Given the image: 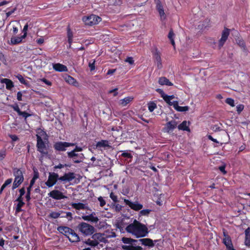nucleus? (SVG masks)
I'll use <instances>...</instances> for the list:
<instances>
[{"label": "nucleus", "instance_id": "1", "mask_svg": "<svg viewBox=\"0 0 250 250\" xmlns=\"http://www.w3.org/2000/svg\"><path fill=\"white\" fill-rule=\"evenodd\" d=\"M126 230L137 238L145 237L148 233L147 227L136 220L126 227Z\"/></svg>", "mask_w": 250, "mask_h": 250}, {"label": "nucleus", "instance_id": "2", "mask_svg": "<svg viewBox=\"0 0 250 250\" xmlns=\"http://www.w3.org/2000/svg\"><path fill=\"white\" fill-rule=\"evenodd\" d=\"M122 241L124 244L122 246V248L124 250H143V248L139 246L138 240H135L127 237H123Z\"/></svg>", "mask_w": 250, "mask_h": 250}, {"label": "nucleus", "instance_id": "3", "mask_svg": "<svg viewBox=\"0 0 250 250\" xmlns=\"http://www.w3.org/2000/svg\"><path fill=\"white\" fill-rule=\"evenodd\" d=\"M13 175L15 179L12 186V189L14 190L23 182L24 177L22 171L17 168L13 169Z\"/></svg>", "mask_w": 250, "mask_h": 250}, {"label": "nucleus", "instance_id": "4", "mask_svg": "<svg viewBox=\"0 0 250 250\" xmlns=\"http://www.w3.org/2000/svg\"><path fill=\"white\" fill-rule=\"evenodd\" d=\"M78 228L82 233L86 236L92 234L95 230L92 226L84 222L80 223Z\"/></svg>", "mask_w": 250, "mask_h": 250}, {"label": "nucleus", "instance_id": "5", "mask_svg": "<svg viewBox=\"0 0 250 250\" xmlns=\"http://www.w3.org/2000/svg\"><path fill=\"white\" fill-rule=\"evenodd\" d=\"M104 238L102 234L96 233L93 235L91 239H88L85 243L89 246L95 247L99 242H104Z\"/></svg>", "mask_w": 250, "mask_h": 250}, {"label": "nucleus", "instance_id": "6", "mask_svg": "<svg viewBox=\"0 0 250 250\" xmlns=\"http://www.w3.org/2000/svg\"><path fill=\"white\" fill-rule=\"evenodd\" d=\"M83 21L86 25L92 26L98 24L101 21V18L95 15H91L83 17Z\"/></svg>", "mask_w": 250, "mask_h": 250}, {"label": "nucleus", "instance_id": "7", "mask_svg": "<svg viewBox=\"0 0 250 250\" xmlns=\"http://www.w3.org/2000/svg\"><path fill=\"white\" fill-rule=\"evenodd\" d=\"M68 157L71 159L75 163H80L83 161L84 157L82 153H78L75 151L67 152Z\"/></svg>", "mask_w": 250, "mask_h": 250}, {"label": "nucleus", "instance_id": "8", "mask_svg": "<svg viewBox=\"0 0 250 250\" xmlns=\"http://www.w3.org/2000/svg\"><path fill=\"white\" fill-rule=\"evenodd\" d=\"M75 145V144L74 143L58 142L55 144L54 147L57 150L63 151L66 150V147L74 146Z\"/></svg>", "mask_w": 250, "mask_h": 250}, {"label": "nucleus", "instance_id": "9", "mask_svg": "<svg viewBox=\"0 0 250 250\" xmlns=\"http://www.w3.org/2000/svg\"><path fill=\"white\" fill-rule=\"evenodd\" d=\"M59 175L57 173L55 172L50 173L48 180L45 182V185L49 188L53 186L59 180Z\"/></svg>", "mask_w": 250, "mask_h": 250}, {"label": "nucleus", "instance_id": "10", "mask_svg": "<svg viewBox=\"0 0 250 250\" xmlns=\"http://www.w3.org/2000/svg\"><path fill=\"white\" fill-rule=\"evenodd\" d=\"M48 195L49 197L55 200H61L67 198V197L65 196L62 192L60 190L56 189L50 192L48 194Z\"/></svg>", "mask_w": 250, "mask_h": 250}, {"label": "nucleus", "instance_id": "11", "mask_svg": "<svg viewBox=\"0 0 250 250\" xmlns=\"http://www.w3.org/2000/svg\"><path fill=\"white\" fill-rule=\"evenodd\" d=\"M43 140H37V144L38 150L42 154V156L46 155L48 154L47 147Z\"/></svg>", "mask_w": 250, "mask_h": 250}, {"label": "nucleus", "instance_id": "12", "mask_svg": "<svg viewBox=\"0 0 250 250\" xmlns=\"http://www.w3.org/2000/svg\"><path fill=\"white\" fill-rule=\"evenodd\" d=\"M124 202L126 205H128L131 209L138 211L141 210L143 206L142 204L139 203L138 202H131L127 199H124Z\"/></svg>", "mask_w": 250, "mask_h": 250}, {"label": "nucleus", "instance_id": "13", "mask_svg": "<svg viewBox=\"0 0 250 250\" xmlns=\"http://www.w3.org/2000/svg\"><path fill=\"white\" fill-rule=\"evenodd\" d=\"M156 9L159 13L161 20L162 21H164L166 19L167 16L164 12V6L159 0L156 2Z\"/></svg>", "mask_w": 250, "mask_h": 250}, {"label": "nucleus", "instance_id": "14", "mask_svg": "<svg viewBox=\"0 0 250 250\" xmlns=\"http://www.w3.org/2000/svg\"><path fill=\"white\" fill-rule=\"evenodd\" d=\"M229 34V30L228 28L224 29L222 32L221 38L219 42V45L220 47H221L224 45L227 40Z\"/></svg>", "mask_w": 250, "mask_h": 250}, {"label": "nucleus", "instance_id": "15", "mask_svg": "<svg viewBox=\"0 0 250 250\" xmlns=\"http://www.w3.org/2000/svg\"><path fill=\"white\" fill-rule=\"evenodd\" d=\"M82 218L85 221H89L93 223H97L99 221L98 217L94 212L88 215H83L82 216Z\"/></svg>", "mask_w": 250, "mask_h": 250}, {"label": "nucleus", "instance_id": "16", "mask_svg": "<svg viewBox=\"0 0 250 250\" xmlns=\"http://www.w3.org/2000/svg\"><path fill=\"white\" fill-rule=\"evenodd\" d=\"M75 178V174L73 172L65 173L63 176L59 178V180L63 182H70Z\"/></svg>", "mask_w": 250, "mask_h": 250}, {"label": "nucleus", "instance_id": "17", "mask_svg": "<svg viewBox=\"0 0 250 250\" xmlns=\"http://www.w3.org/2000/svg\"><path fill=\"white\" fill-rule=\"evenodd\" d=\"M177 125V123L174 120H172L166 124L164 129L166 132H169L173 131V130L176 127Z\"/></svg>", "mask_w": 250, "mask_h": 250}, {"label": "nucleus", "instance_id": "18", "mask_svg": "<svg viewBox=\"0 0 250 250\" xmlns=\"http://www.w3.org/2000/svg\"><path fill=\"white\" fill-rule=\"evenodd\" d=\"M139 246L143 245L149 247H153L154 245L153 241L149 238H143L138 240Z\"/></svg>", "mask_w": 250, "mask_h": 250}, {"label": "nucleus", "instance_id": "19", "mask_svg": "<svg viewBox=\"0 0 250 250\" xmlns=\"http://www.w3.org/2000/svg\"><path fill=\"white\" fill-rule=\"evenodd\" d=\"M52 66L53 69L58 72H67L68 71L65 65L60 63H53Z\"/></svg>", "mask_w": 250, "mask_h": 250}, {"label": "nucleus", "instance_id": "20", "mask_svg": "<svg viewBox=\"0 0 250 250\" xmlns=\"http://www.w3.org/2000/svg\"><path fill=\"white\" fill-rule=\"evenodd\" d=\"M58 230L66 236L67 238L70 233L72 232V229L67 227L60 226L58 228Z\"/></svg>", "mask_w": 250, "mask_h": 250}, {"label": "nucleus", "instance_id": "21", "mask_svg": "<svg viewBox=\"0 0 250 250\" xmlns=\"http://www.w3.org/2000/svg\"><path fill=\"white\" fill-rule=\"evenodd\" d=\"M96 147L97 148H103L104 149H107L110 147V146L108 141L103 140L97 142L96 145Z\"/></svg>", "mask_w": 250, "mask_h": 250}, {"label": "nucleus", "instance_id": "22", "mask_svg": "<svg viewBox=\"0 0 250 250\" xmlns=\"http://www.w3.org/2000/svg\"><path fill=\"white\" fill-rule=\"evenodd\" d=\"M173 108L178 112H186L189 110V107L188 106H180L178 105V102L177 101H175L174 103H173Z\"/></svg>", "mask_w": 250, "mask_h": 250}, {"label": "nucleus", "instance_id": "23", "mask_svg": "<svg viewBox=\"0 0 250 250\" xmlns=\"http://www.w3.org/2000/svg\"><path fill=\"white\" fill-rule=\"evenodd\" d=\"M0 83H5L6 84V88L8 90H11L14 87L13 82L8 79H0Z\"/></svg>", "mask_w": 250, "mask_h": 250}, {"label": "nucleus", "instance_id": "24", "mask_svg": "<svg viewBox=\"0 0 250 250\" xmlns=\"http://www.w3.org/2000/svg\"><path fill=\"white\" fill-rule=\"evenodd\" d=\"M223 233L224 236V238H223V243L228 248L230 249L232 247L231 239L225 232H224Z\"/></svg>", "mask_w": 250, "mask_h": 250}, {"label": "nucleus", "instance_id": "25", "mask_svg": "<svg viewBox=\"0 0 250 250\" xmlns=\"http://www.w3.org/2000/svg\"><path fill=\"white\" fill-rule=\"evenodd\" d=\"M72 207L76 209H84L87 208V205L82 203H72L71 204Z\"/></svg>", "mask_w": 250, "mask_h": 250}, {"label": "nucleus", "instance_id": "26", "mask_svg": "<svg viewBox=\"0 0 250 250\" xmlns=\"http://www.w3.org/2000/svg\"><path fill=\"white\" fill-rule=\"evenodd\" d=\"M37 138L38 140H47V136L46 132L42 129H38L37 130Z\"/></svg>", "mask_w": 250, "mask_h": 250}, {"label": "nucleus", "instance_id": "27", "mask_svg": "<svg viewBox=\"0 0 250 250\" xmlns=\"http://www.w3.org/2000/svg\"><path fill=\"white\" fill-rule=\"evenodd\" d=\"M25 38V37L22 35L21 37H13L11 38L10 43L13 45L19 44Z\"/></svg>", "mask_w": 250, "mask_h": 250}, {"label": "nucleus", "instance_id": "28", "mask_svg": "<svg viewBox=\"0 0 250 250\" xmlns=\"http://www.w3.org/2000/svg\"><path fill=\"white\" fill-rule=\"evenodd\" d=\"M159 83L161 85H167V86H172L173 85V83L170 82L168 79L167 78L162 77L159 79L158 80Z\"/></svg>", "mask_w": 250, "mask_h": 250}, {"label": "nucleus", "instance_id": "29", "mask_svg": "<svg viewBox=\"0 0 250 250\" xmlns=\"http://www.w3.org/2000/svg\"><path fill=\"white\" fill-rule=\"evenodd\" d=\"M69 240L72 242H78L79 241V237L78 235L72 229L71 232L68 237Z\"/></svg>", "mask_w": 250, "mask_h": 250}, {"label": "nucleus", "instance_id": "30", "mask_svg": "<svg viewBox=\"0 0 250 250\" xmlns=\"http://www.w3.org/2000/svg\"><path fill=\"white\" fill-rule=\"evenodd\" d=\"M133 99V98L131 96L126 97L125 98L121 99L119 101V104L123 106H126L128 103L131 102Z\"/></svg>", "mask_w": 250, "mask_h": 250}, {"label": "nucleus", "instance_id": "31", "mask_svg": "<svg viewBox=\"0 0 250 250\" xmlns=\"http://www.w3.org/2000/svg\"><path fill=\"white\" fill-rule=\"evenodd\" d=\"M174 98L175 96L173 95L169 96L166 94L165 97H164V100L169 105L173 106V103H174L175 101H171V100Z\"/></svg>", "mask_w": 250, "mask_h": 250}, {"label": "nucleus", "instance_id": "32", "mask_svg": "<svg viewBox=\"0 0 250 250\" xmlns=\"http://www.w3.org/2000/svg\"><path fill=\"white\" fill-rule=\"evenodd\" d=\"M245 243L246 246H250V228H248L245 231Z\"/></svg>", "mask_w": 250, "mask_h": 250}, {"label": "nucleus", "instance_id": "33", "mask_svg": "<svg viewBox=\"0 0 250 250\" xmlns=\"http://www.w3.org/2000/svg\"><path fill=\"white\" fill-rule=\"evenodd\" d=\"M178 128L179 130L189 131L188 128V124L186 121H183L181 124L178 126Z\"/></svg>", "mask_w": 250, "mask_h": 250}, {"label": "nucleus", "instance_id": "34", "mask_svg": "<svg viewBox=\"0 0 250 250\" xmlns=\"http://www.w3.org/2000/svg\"><path fill=\"white\" fill-rule=\"evenodd\" d=\"M65 81L69 84L75 85L76 81L73 77L69 75H66L64 78Z\"/></svg>", "mask_w": 250, "mask_h": 250}, {"label": "nucleus", "instance_id": "35", "mask_svg": "<svg viewBox=\"0 0 250 250\" xmlns=\"http://www.w3.org/2000/svg\"><path fill=\"white\" fill-rule=\"evenodd\" d=\"M25 203L23 201L18 202L16 207V212L18 213L22 210L21 208L24 205Z\"/></svg>", "mask_w": 250, "mask_h": 250}, {"label": "nucleus", "instance_id": "36", "mask_svg": "<svg viewBox=\"0 0 250 250\" xmlns=\"http://www.w3.org/2000/svg\"><path fill=\"white\" fill-rule=\"evenodd\" d=\"M153 58L155 62L161 60L160 53L157 49H155L153 51Z\"/></svg>", "mask_w": 250, "mask_h": 250}, {"label": "nucleus", "instance_id": "37", "mask_svg": "<svg viewBox=\"0 0 250 250\" xmlns=\"http://www.w3.org/2000/svg\"><path fill=\"white\" fill-rule=\"evenodd\" d=\"M174 34L172 30H170L169 32V34L168 35V38L169 39V40L170 41L171 43L172 44V45H173L174 48H175V42H174Z\"/></svg>", "mask_w": 250, "mask_h": 250}, {"label": "nucleus", "instance_id": "38", "mask_svg": "<svg viewBox=\"0 0 250 250\" xmlns=\"http://www.w3.org/2000/svg\"><path fill=\"white\" fill-rule=\"evenodd\" d=\"M67 36L68 43H72L73 35L72 32L69 28H67Z\"/></svg>", "mask_w": 250, "mask_h": 250}, {"label": "nucleus", "instance_id": "39", "mask_svg": "<svg viewBox=\"0 0 250 250\" xmlns=\"http://www.w3.org/2000/svg\"><path fill=\"white\" fill-rule=\"evenodd\" d=\"M148 108L149 111L152 112L156 108V104L153 102L150 103L148 104Z\"/></svg>", "mask_w": 250, "mask_h": 250}, {"label": "nucleus", "instance_id": "40", "mask_svg": "<svg viewBox=\"0 0 250 250\" xmlns=\"http://www.w3.org/2000/svg\"><path fill=\"white\" fill-rule=\"evenodd\" d=\"M226 103L230 105L232 107H233L235 106L234 104V101L233 99L230 98H228L226 100Z\"/></svg>", "mask_w": 250, "mask_h": 250}, {"label": "nucleus", "instance_id": "41", "mask_svg": "<svg viewBox=\"0 0 250 250\" xmlns=\"http://www.w3.org/2000/svg\"><path fill=\"white\" fill-rule=\"evenodd\" d=\"M16 78L19 80L21 83L24 84H27L26 80L23 78V77L21 75H17Z\"/></svg>", "mask_w": 250, "mask_h": 250}, {"label": "nucleus", "instance_id": "42", "mask_svg": "<svg viewBox=\"0 0 250 250\" xmlns=\"http://www.w3.org/2000/svg\"><path fill=\"white\" fill-rule=\"evenodd\" d=\"M150 211H151V210L148 209L142 210L140 212V215L147 216L149 214V213H150Z\"/></svg>", "mask_w": 250, "mask_h": 250}, {"label": "nucleus", "instance_id": "43", "mask_svg": "<svg viewBox=\"0 0 250 250\" xmlns=\"http://www.w3.org/2000/svg\"><path fill=\"white\" fill-rule=\"evenodd\" d=\"M60 216V213L58 212H52L50 213L49 216L51 218L56 219Z\"/></svg>", "mask_w": 250, "mask_h": 250}, {"label": "nucleus", "instance_id": "44", "mask_svg": "<svg viewBox=\"0 0 250 250\" xmlns=\"http://www.w3.org/2000/svg\"><path fill=\"white\" fill-rule=\"evenodd\" d=\"M28 25L27 23H26L23 27V28L22 30V32L23 33V35L22 36H23L24 37H26L27 36V31L28 30Z\"/></svg>", "mask_w": 250, "mask_h": 250}, {"label": "nucleus", "instance_id": "45", "mask_svg": "<svg viewBox=\"0 0 250 250\" xmlns=\"http://www.w3.org/2000/svg\"><path fill=\"white\" fill-rule=\"evenodd\" d=\"M19 115L22 116L23 117H24L25 118V119H26L27 117H29L31 115L26 112L21 111L20 112V114H19Z\"/></svg>", "mask_w": 250, "mask_h": 250}, {"label": "nucleus", "instance_id": "46", "mask_svg": "<svg viewBox=\"0 0 250 250\" xmlns=\"http://www.w3.org/2000/svg\"><path fill=\"white\" fill-rule=\"evenodd\" d=\"M98 201L100 202V204L101 207H103L105 205V201L102 197H99Z\"/></svg>", "mask_w": 250, "mask_h": 250}, {"label": "nucleus", "instance_id": "47", "mask_svg": "<svg viewBox=\"0 0 250 250\" xmlns=\"http://www.w3.org/2000/svg\"><path fill=\"white\" fill-rule=\"evenodd\" d=\"M237 111L240 113L244 109V105L243 104H238L236 106Z\"/></svg>", "mask_w": 250, "mask_h": 250}, {"label": "nucleus", "instance_id": "48", "mask_svg": "<svg viewBox=\"0 0 250 250\" xmlns=\"http://www.w3.org/2000/svg\"><path fill=\"white\" fill-rule=\"evenodd\" d=\"M121 155L123 157H126L128 158H130L131 157V154L129 153L128 151H124Z\"/></svg>", "mask_w": 250, "mask_h": 250}, {"label": "nucleus", "instance_id": "49", "mask_svg": "<svg viewBox=\"0 0 250 250\" xmlns=\"http://www.w3.org/2000/svg\"><path fill=\"white\" fill-rule=\"evenodd\" d=\"M69 167V165H67V164H59V165H56L54 167V168H63L64 167Z\"/></svg>", "mask_w": 250, "mask_h": 250}, {"label": "nucleus", "instance_id": "50", "mask_svg": "<svg viewBox=\"0 0 250 250\" xmlns=\"http://www.w3.org/2000/svg\"><path fill=\"white\" fill-rule=\"evenodd\" d=\"M117 90H118V88H116L115 89L110 90L108 91V93H113L114 96H116L118 94V93L117 92Z\"/></svg>", "mask_w": 250, "mask_h": 250}, {"label": "nucleus", "instance_id": "51", "mask_svg": "<svg viewBox=\"0 0 250 250\" xmlns=\"http://www.w3.org/2000/svg\"><path fill=\"white\" fill-rule=\"evenodd\" d=\"M39 177V174L37 169H34V175L33 178L37 180Z\"/></svg>", "mask_w": 250, "mask_h": 250}, {"label": "nucleus", "instance_id": "52", "mask_svg": "<svg viewBox=\"0 0 250 250\" xmlns=\"http://www.w3.org/2000/svg\"><path fill=\"white\" fill-rule=\"evenodd\" d=\"M12 107L13 109L18 113V114H20L21 111L20 110V108L19 107L18 105H13Z\"/></svg>", "mask_w": 250, "mask_h": 250}, {"label": "nucleus", "instance_id": "53", "mask_svg": "<svg viewBox=\"0 0 250 250\" xmlns=\"http://www.w3.org/2000/svg\"><path fill=\"white\" fill-rule=\"evenodd\" d=\"M156 91L161 94V97L164 99L166 94L165 93L164 91L161 89H157Z\"/></svg>", "mask_w": 250, "mask_h": 250}, {"label": "nucleus", "instance_id": "54", "mask_svg": "<svg viewBox=\"0 0 250 250\" xmlns=\"http://www.w3.org/2000/svg\"><path fill=\"white\" fill-rule=\"evenodd\" d=\"M12 182V178H9V179H7L4 183L3 184L4 186L6 187L8 185H9V184H10Z\"/></svg>", "mask_w": 250, "mask_h": 250}, {"label": "nucleus", "instance_id": "55", "mask_svg": "<svg viewBox=\"0 0 250 250\" xmlns=\"http://www.w3.org/2000/svg\"><path fill=\"white\" fill-rule=\"evenodd\" d=\"M89 67L91 71H93L95 69V61L89 63Z\"/></svg>", "mask_w": 250, "mask_h": 250}, {"label": "nucleus", "instance_id": "56", "mask_svg": "<svg viewBox=\"0 0 250 250\" xmlns=\"http://www.w3.org/2000/svg\"><path fill=\"white\" fill-rule=\"evenodd\" d=\"M41 81L43 82L44 83H45L46 84H47L48 85H51V84H52V83L50 81H48L47 80H46L45 78H42V79H41Z\"/></svg>", "mask_w": 250, "mask_h": 250}, {"label": "nucleus", "instance_id": "57", "mask_svg": "<svg viewBox=\"0 0 250 250\" xmlns=\"http://www.w3.org/2000/svg\"><path fill=\"white\" fill-rule=\"evenodd\" d=\"M125 62H128L130 64L134 63V60L132 57H127L125 60Z\"/></svg>", "mask_w": 250, "mask_h": 250}, {"label": "nucleus", "instance_id": "58", "mask_svg": "<svg viewBox=\"0 0 250 250\" xmlns=\"http://www.w3.org/2000/svg\"><path fill=\"white\" fill-rule=\"evenodd\" d=\"M110 197L114 202H116L117 201V197L115 195H114L112 192L110 193Z\"/></svg>", "mask_w": 250, "mask_h": 250}, {"label": "nucleus", "instance_id": "59", "mask_svg": "<svg viewBox=\"0 0 250 250\" xmlns=\"http://www.w3.org/2000/svg\"><path fill=\"white\" fill-rule=\"evenodd\" d=\"M22 94L21 92L20 91L18 92L17 93V100L19 101H22Z\"/></svg>", "mask_w": 250, "mask_h": 250}, {"label": "nucleus", "instance_id": "60", "mask_svg": "<svg viewBox=\"0 0 250 250\" xmlns=\"http://www.w3.org/2000/svg\"><path fill=\"white\" fill-rule=\"evenodd\" d=\"M155 63L157 65V67L158 69H161L162 67V61L161 60L156 61Z\"/></svg>", "mask_w": 250, "mask_h": 250}, {"label": "nucleus", "instance_id": "61", "mask_svg": "<svg viewBox=\"0 0 250 250\" xmlns=\"http://www.w3.org/2000/svg\"><path fill=\"white\" fill-rule=\"evenodd\" d=\"M219 169L224 174H225L227 172L225 170V166H222L219 167Z\"/></svg>", "mask_w": 250, "mask_h": 250}, {"label": "nucleus", "instance_id": "62", "mask_svg": "<svg viewBox=\"0 0 250 250\" xmlns=\"http://www.w3.org/2000/svg\"><path fill=\"white\" fill-rule=\"evenodd\" d=\"M83 150V148L81 147L76 146L75 148L72 150L75 151L76 152H81Z\"/></svg>", "mask_w": 250, "mask_h": 250}, {"label": "nucleus", "instance_id": "63", "mask_svg": "<svg viewBox=\"0 0 250 250\" xmlns=\"http://www.w3.org/2000/svg\"><path fill=\"white\" fill-rule=\"evenodd\" d=\"M5 151H0V160H2L5 156Z\"/></svg>", "mask_w": 250, "mask_h": 250}, {"label": "nucleus", "instance_id": "64", "mask_svg": "<svg viewBox=\"0 0 250 250\" xmlns=\"http://www.w3.org/2000/svg\"><path fill=\"white\" fill-rule=\"evenodd\" d=\"M116 71V69H109L107 72V75H112L114 73H115Z\"/></svg>", "mask_w": 250, "mask_h": 250}]
</instances>
